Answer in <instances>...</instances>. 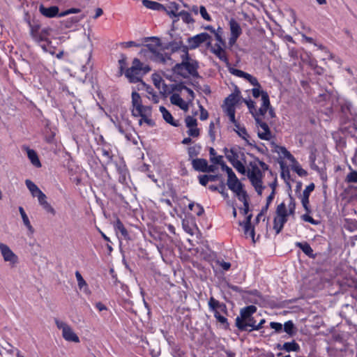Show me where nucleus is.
<instances>
[{"label": "nucleus", "instance_id": "2eb2a0df", "mask_svg": "<svg viewBox=\"0 0 357 357\" xmlns=\"http://www.w3.org/2000/svg\"><path fill=\"white\" fill-rule=\"evenodd\" d=\"M257 123V136L262 140L269 141L272 138L271 131L266 123L262 121V118L255 120Z\"/></svg>", "mask_w": 357, "mask_h": 357}, {"label": "nucleus", "instance_id": "3c124183", "mask_svg": "<svg viewBox=\"0 0 357 357\" xmlns=\"http://www.w3.org/2000/svg\"><path fill=\"white\" fill-rule=\"evenodd\" d=\"M294 324L291 321H286L284 324V331L289 335L294 334Z\"/></svg>", "mask_w": 357, "mask_h": 357}, {"label": "nucleus", "instance_id": "c85d7f7f", "mask_svg": "<svg viewBox=\"0 0 357 357\" xmlns=\"http://www.w3.org/2000/svg\"><path fill=\"white\" fill-rule=\"evenodd\" d=\"M214 317L215 319L224 326V328H227L229 326V324L227 322V319L225 317V314H227V307L225 306L224 310L222 311L216 310L213 312Z\"/></svg>", "mask_w": 357, "mask_h": 357}, {"label": "nucleus", "instance_id": "1a4fd4ad", "mask_svg": "<svg viewBox=\"0 0 357 357\" xmlns=\"http://www.w3.org/2000/svg\"><path fill=\"white\" fill-rule=\"evenodd\" d=\"M25 184L33 197L38 199V204L48 213L54 215L56 211L52 205L47 202L46 195L42 190L31 180L26 179Z\"/></svg>", "mask_w": 357, "mask_h": 357}, {"label": "nucleus", "instance_id": "aec40b11", "mask_svg": "<svg viewBox=\"0 0 357 357\" xmlns=\"http://www.w3.org/2000/svg\"><path fill=\"white\" fill-rule=\"evenodd\" d=\"M230 29V37L229 38V44L232 46L234 45L238 37L242 33V29L239 23L234 19H231L229 22Z\"/></svg>", "mask_w": 357, "mask_h": 357}, {"label": "nucleus", "instance_id": "4be33fe9", "mask_svg": "<svg viewBox=\"0 0 357 357\" xmlns=\"http://www.w3.org/2000/svg\"><path fill=\"white\" fill-rule=\"evenodd\" d=\"M40 13L47 18L62 17L61 12L57 6H51L45 7L43 4H40L38 8Z\"/></svg>", "mask_w": 357, "mask_h": 357}, {"label": "nucleus", "instance_id": "7ed1b4c3", "mask_svg": "<svg viewBox=\"0 0 357 357\" xmlns=\"http://www.w3.org/2000/svg\"><path fill=\"white\" fill-rule=\"evenodd\" d=\"M171 89L172 93L169 97L170 102L184 112H187L195 99L194 91L185 86L183 83L172 84Z\"/></svg>", "mask_w": 357, "mask_h": 357}, {"label": "nucleus", "instance_id": "412c9836", "mask_svg": "<svg viewBox=\"0 0 357 357\" xmlns=\"http://www.w3.org/2000/svg\"><path fill=\"white\" fill-rule=\"evenodd\" d=\"M84 17V15L72 16L61 20L59 24L62 29L75 31L77 30L79 22L82 20Z\"/></svg>", "mask_w": 357, "mask_h": 357}, {"label": "nucleus", "instance_id": "052dcab7", "mask_svg": "<svg viewBox=\"0 0 357 357\" xmlns=\"http://www.w3.org/2000/svg\"><path fill=\"white\" fill-rule=\"evenodd\" d=\"M265 323V319H261L260 321V322L258 324H256L255 322H252V325H251V328L248 329L250 331H258L259 330L261 327H262V325Z\"/></svg>", "mask_w": 357, "mask_h": 357}, {"label": "nucleus", "instance_id": "dca6fc26", "mask_svg": "<svg viewBox=\"0 0 357 357\" xmlns=\"http://www.w3.org/2000/svg\"><path fill=\"white\" fill-rule=\"evenodd\" d=\"M216 43L211 47V52L215 54L220 60L228 63L226 52L224 49V41L219 33H215Z\"/></svg>", "mask_w": 357, "mask_h": 357}, {"label": "nucleus", "instance_id": "c756f323", "mask_svg": "<svg viewBox=\"0 0 357 357\" xmlns=\"http://www.w3.org/2000/svg\"><path fill=\"white\" fill-rule=\"evenodd\" d=\"M151 79L153 84L155 86L157 89L159 90H162L164 92H166L165 89L167 87V85L165 84V82L162 77L158 73H153L151 76Z\"/></svg>", "mask_w": 357, "mask_h": 357}, {"label": "nucleus", "instance_id": "58836bf2", "mask_svg": "<svg viewBox=\"0 0 357 357\" xmlns=\"http://www.w3.org/2000/svg\"><path fill=\"white\" fill-rule=\"evenodd\" d=\"M296 245L300 248L302 251L309 257L313 256V250L307 243H300L297 242Z\"/></svg>", "mask_w": 357, "mask_h": 357}, {"label": "nucleus", "instance_id": "20e7f679", "mask_svg": "<svg viewBox=\"0 0 357 357\" xmlns=\"http://www.w3.org/2000/svg\"><path fill=\"white\" fill-rule=\"evenodd\" d=\"M296 212L295 200L290 197L287 202H282L278 205L273 219V229L279 234L284 224L290 219L294 218Z\"/></svg>", "mask_w": 357, "mask_h": 357}, {"label": "nucleus", "instance_id": "9b49d317", "mask_svg": "<svg viewBox=\"0 0 357 357\" xmlns=\"http://www.w3.org/2000/svg\"><path fill=\"white\" fill-rule=\"evenodd\" d=\"M243 102H245L250 112L252 114L255 120H258L259 118H264V119H273L275 117V112L273 109L269 106V108H266L264 111L261 112V107L258 110L255 108V102L251 99L248 100H243Z\"/></svg>", "mask_w": 357, "mask_h": 357}, {"label": "nucleus", "instance_id": "680f3d73", "mask_svg": "<svg viewBox=\"0 0 357 357\" xmlns=\"http://www.w3.org/2000/svg\"><path fill=\"white\" fill-rule=\"evenodd\" d=\"M217 264L223 271H228L231 267V264L225 261H217Z\"/></svg>", "mask_w": 357, "mask_h": 357}, {"label": "nucleus", "instance_id": "f03ea898", "mask_svg": "<svg viewBox=\"0 0 357 357\" xmlns=\"http://www.w3.org/2000/svg\"><path fill=\"white\" fill-rule=\"evenodd\" d=\"M144 47L139 52L141 56L159 63H165L169 59L168 55L165 53V47L159 38L155 36L144 38Z\"/></svg>", "mask_w": 357, "mask_h": 357}, {"label": "nucleus", "instance_id": "f3484780", "mask_svg": "<svg viewBox=\"0 0 357 357\" xmlns=\"http://www.w3.org/2000/svg\"><path fill=\"white\" fill-rule=\"evenodd\" d=\"M254 88L252 89V93L254 98H259L260 96L261 97V112L265 110L266 108H269L270 100L269 96L266 91L261 89V85L259 83V86H253Z\"/></svg>", "mask_w": 357, "mask_h": 357}, {"label": "nucleus", "instance_id": "de8ad7c7", "mask_svg": "<svg viewBox=\"0 0 357 357\" xmlns=\"http://www.w3.org/2000/svg\"><path fill=\"white\" fill-rule=\"evenodd\" d=\"M211 160L216 163V164H219L221 167V169L222 171H225V167H229L228 165H227V164L224 162L223 160V157L222 155H217L215 157H213L211 158Z\"/></svg>", "mask_w": 357, "mask_h": 357}, {"label": "nucleus", "instance_id": "a18cd8bd", "mask_svg": "<svg viewBox=\"0 0 357 357\" xmlns=\"http://www.w3.org/2000/svg\"><path fill=\"white\" fill-rule=\"evenodd\" d=\"M21 218H22L23 224L27 229L28 231L31 234H33L34 232V229L31 224V222L29 219L28 215H25L22 216Z\"/></svg>", "mask_w": 357, "mask_h": 357}, {"label": "nucleus", "instance_id": "5fc2aeb1", "mask_svg": "<svg viewBox=\"0 0 357 357\" xmlns=\"http://www.w3.org/2000/svg\"><path fill=\"white\" fill-rule=\"evenodd\" d=\"M199 109L200 111L199 119L201 121H205L208 118V113L206 109L204 108L202 105H199Z\"/></svg>", "mask_w": 357, "mask_h": 357}, {"label": "nucleus", "instance_id": "f704fd0d", "mask_svg": "<svg viewBox=\"0 0 357 357\" xmlns=\"http://www.w3.org/2000/svg\"><path fill=\"white\" fill-rule=\"evenodd\" d=\"M179 17L182 20V21L188 24V25H193L195 23V20L191 15V14L185 10H181L178 13Z\"/></svg>", "mask_w": 357, "mask_h": 357}, {"label": "nucleus", "instance_id": "e2e57ef3", "mask_svg": "<svg viewBox=\"0 0 357 357\" xmlns=\"http://www.w3.org/2000/svg\"><path fill=\"white\" fill-rule=\"evenodd\" d=\"M208 135L212 140H215V124L213 122H211L209 124Z\"/></svg>", "mask_w": 357, "mask_h": 357}, {"label": "nucleus", "instance_id": "5701e85b", "mask_svg": "<svg viewBox=\"0 0 357 357\" xmlns=\"http://www.w3.org/2000/svg\"><path fill=\"white\" fill-rule=\"evenodd\" d=\"M231 123L234 125V126H235L234 130L238 134V135L239 137H241L245 142V143L247 144H248L250 146H255V142L251 139L245 128L243 126H241L238 123L236 122V120H235V122H231Z\"/></svg>", "mask_w": 357, "mask_h": 357}, {"label": "nucleus", "instance_id": "37998d69", "mask_svg": "<svg viewBox=\"0 0 357 357\" xmlns=\"http://www.w3.org/2000/svg\"><path fill=\"white\" fill-rule=\"evenodd\" d=\"M31 35L33 39L37 42L43 40L41 33L38 32V27H31Z\"/></svg>", "mask_w": 357, "mask_h": 357}, {"label": "nucleus", "instance_id": "4d7b16f0", "mask_svg": "<svg viewBox=\"0 0 357 357\" xmlns=\"http://www.w3.org/2000/svg\"><path fill=\"white\" fill-rule=\"evenodd\" d=\"M229 73L233 75H235L236 77H243V75H245V72L241 70H238V69H236V68H229Z\"/></svg>", "mask_w": 357, "mask_h": 357}, {"label": "nucleus", "instance_id": "39448f33", "mask_svg": "<svg viewBox=\"0 0 357 357\" xmlns=\"http://www.w3.org/2000/svg\"><path fill=\"white\" fill-rule=\"evenodd\" d=\"M132 115L135 117H140L139 125L142 126L144 123L149 126L154 125L153 121L151 119L152 108L150 106L144 105L140 95L132 91L131 94V107Z\"/></svg>", "mask_w": 357, "mask_h": 357}, {"label": "nucleus", "instance_id": "69168bd1", "mask_svg": "<svg viewBox=\"0 0 357 357\" xmlns=\"http://www.w3.org/2000/svg\"><path fill=\"white\" fill-rule=\"evenodd\" d=\"M173 5L174 8H175V10L167 11V13L171 17H179L178 13L176 12V10H178V5L175 3Z\"/></svg>", "mask_w": 357, "mask_h": 357}, {"label": "nucleus", "instance_id": "0e129e2a", "mask_svg": "<svg viewBox=\"0 0 357 357\" xmlns=\"http://www.w3.org/2000/svg\"><path fill=\"white\" fill-rule=\"evenodd\" d=\"M132 67H133L135 69H137L139 72L142 70V63L138 59H134L132 61Z\"/></svg>", "mask_w": 357, "mask_h": 357}, {"label": "nucleus", "instance_id": "6e6d98bb", "mask_svg": "<svg viewBox=\"0 0 357 357\" xmlns=\"http://www.w3.org/2000/svg\"><path fill=\"white\" fill-rule=\"evenodd\" d=\"M314 189V184L313 183L309 184L306 188L304 189L303 192V196L305 197H309L310 194L311 192H312Z\"/></svg>", "mask_w": 357, "mask_h": 357}, {"label": "nucleus", "instance_id": "ea45409f", "mask_svg": "<svg viewBox=\"0 0 357 357\" xmlns=\"http://www.w3.org/2000/svg\"><path fill=\"white\" fill-rule=\"evenodd\" d=\"M350 172L345 177V182L347 183H356L357 184V171L354 170L349 166Z\"/></svg>", "mask_w": 357, "mask_h": 357}, {"label": "nucleus", "instance_id": "c9c22d12", "mask_svg": "<svg viewBox=\"0 0 357 357\" xmlns=\"http://www.w3.org/2000/svg\"><path fill=\"white\" fill-rule=\"evenodd\" d=\"M291 169L298 174L300 176H307V172L302 168L301 165L294 159V161H291L290 162Z\"/></svg>", "mask_w": 357, "mask_h": 357}, {"label": "nucleus", "instance_id": "6e6552de", "mask_svg": "<svg viewBox=\"0 0 357 357\" xmlns=\"http://www.w3.org/2000/svg\"><path fill=\"white\" fill-rule=\"evenodd\" d=\"M224 153L233 167L239 174L245 175L246 161L244 152L241 151L237 147H231L230 149L225 148Z\"/></svg>", "mask_w": 357, "mask_h": 357}, {"label": "nucleus", "instance_id": "473e14b6", "mask_svg": "<svg viewBox=\"0 0 357 357\" xmlns=\"http://www.w3.org/2000/svg\"><path fill=\"white\" fill-rule=\"evenodd\" d=\"M208 304L209 310L213 312L216 310L222 311V310L225 308V306H226L224 303H220L213 297L209 299Z\"/></svg>", "mask_w": 357, "mask_h": 357}, {"label": "nucleus", "instance_id": "f257e3e1", "mask_svg": "<svg viewBox=\"0 0 357 357\" xmlns=\"http://www.w3.org/2000/svg\"><path fill=\"white\" fill-rule=\"evenodd\" d=\"M250 155L252 160L249 162L245 174L257 193L261 195L266 188L263 183L264 174L268 169V165L252 154Z\"/></svg>", "mask_w": 357, "mask_h": 357}, {"label": "nucleus", "instance_id": "ddd939ff", "mask_svg": "<svg viewBox=\"0 0 357 357\" xmlns=\"http://www.w3.org/2000/svg\"><path fill=\"white\" fill-rule=\"evenodd\" d=\"M0 254L3 261L10 266H15L18 264V256L5 243L0 242Z\"/></svg>", "mask_w": 357, "mask_h": 357}, {"label": "nucleus", "instance_id": "cd10ccee", "mask_svg": "<svg viewBox=\"0 0 357 357\" xmlns=\"http://www.w3.org/2000/svg\"><path fill=\"white\" fill-rule=\"evenodd\" d=\"M139 70L131 66L125 71V75L130 82L135 83L139 80Z\"/></svg>", "mask_w": 357, "mask_h": 357}, {"label": "nucleus", "instance_id": "bf43d9fd", "mask_svg": "<svg viewBox=\"0 0 357 357\" xmlns=\"http://www.w3.org/2000/svg\"><path fill=\"white\" fill-rule=\"evenodd\" d=\"M301 204L306 212L310 213V208L309 205V197H302Z\"/></svg>", "mask_w": 357, "mask_h": 357}, {"label": "nucleus", "instance_id": "c03bdc74", "mask_svg": "<svg viewBox=\"0 0 357 357\" xmlns=\"http://www.w3.org/2000/svg\"><path fill=\"white\" fill-rule=\"evenodd\" d=\"M119 75H122L123 73L125 74V69L127 66L126 62V56L124 55H122L121 59L119 60Z\"/></svg>", "mask_w": 357, "mask_h": 357}, {"label": "nucleus", "instance_id": "0eeeda50", "mask_svg": "<svg viewBox=\"0 0 357 357\" xmlns=\"http://www.w3.org/2000/svg\"><path fill=\"white\" fill-rule=\"evenodd\" d=\"M181 49L185 54V59L183 60L181 63L176 64L172 71L174 74L178 75L183 78H187L190 76L197 77L198 75L197 63L195 61H190L188 58V47L185 45H181Z\"/></svg>", "mask_w": 357, "mask_h": 357}, {"label": "nucleus", "instance_id": "72a5a7b5", "mask_svg": "<svg viewBox=\"0 0 357 357\" xmlns=\"http://www.w3.org/2000/svg\"><path fill=\"white\" fill-rule=\"evenodd\" d=\"M26 149L28 158L30 160L32 165L36 167H40L41 163L40 162V160L38 158V156L36 152L34 150L30 149L29 148H26Z\"/></svg>", "mask_w": 357, "mask_h": 357}, {"label": "nucleus", "instance_id": "49530a36", "mask_svg": "<svg viewBox=\"0 0 357 357\" xmlns=\"http://www.w3.org/2000/svg\"><path fill=\"white\" fill-rule=\"evenodd\" d=\"M199 14L201 15L202 17L204 20H206L207 22H211L212 20V18H211V15L208 14V13L207 12V10L205 6H199Z\"/></svg>", "mask_w": 357, "mask_h": 357}, {"label": "nucleus", "instance_id": "423d86ee", "mask_svg": "<svg viewBox=\"0 0 357 357\" xmlns=\"http://www.w3.org/2000/svg\"><path fill=\"white\" fill-rule=\"evenodd\" d=\"M225 172L227 174V184L230 190H231L244 204V213L247 214L248 211V203L247 194L243 189V184L238 178L232 169L229 167H225Z\"/></svg>", "mask_w": 357, "mask_h": 357}, {"label": "nucleus", "instance_id": "8fccbe9b", "mask_svg": "<svg viewBox=\"0 0 357 357\" xmlns=\"http://www.w3.org/2000/svg\"><path fill=\"white\" fill-rule=\"evenodd\" d=\"M242 78L248 81L252 86H259L257 79L248 73L245 72V75H243Z\"/></svg>", "mask_w": 357, "mask_h": 357}, {"label": "nucleus", "instance_id": "f8f14e48", "mask_svg": "<svg viewBox=\"0 0 357 357\" xmlns=\"http://www.w3.org/2000/svg\"><path fill=\"white\" fill-rule=\"evenodd\" d=\"M54 322L56 327L61 331L62 337L66 341L75 343L79 342L78 335L69 324L58 319H56Z\"/></svg>", "mask_w": 357, "mask_h": 357}, {"label": "nucleus", "instance_id": "79ce46f5", "mask_svg": "<svg viewBox=\"0 0 357 357\" xmlns=\"http://www.w3.org/2000/svg\"><path fill=\"white\" fill-rule=\"evenodd\" d=\"M282 349L288 352H290L297 351L299 350L300 347L295 341H292L291 342H285L282 346Z\"/></svg>", "mask_w": 357, "mask_h": 357}, {"label": "nucleus", "instance_id": "393cba45", "mask_svg": "<svg viewBox=\"0 0 357 357\" xmlns=\"http://www.w3.org/2000/svg\"><path fill=\"white\" fill-rule=\"evenodd\" d=\"M207 160L203 158H196L192 160V165L193 168L197 172H207Z\"/></svg>", "mask_w": 357, "mask_h": 357}, {"label": "nucleus", "instance_id": "9d476101", "mask_svg": "<svg viewBox=\"0 0 357 357\" xmlns=\"http://www.w3.org/2000/svg\"><path fill=\"white\" fill-rule=\"evenodd\" d=\"M243 102L241 92L238 89L234 91L225 98L222 105L224 112L228 116L231 122H235L236 107Z\"/></svg>", "mask_w": 357, "mask_h": 357}, {"label": "nucleus", "instance_id": "338daca9", "mask_svg": "<svg viewBox=\"0 0 357 357\" xmlns=\"http://www.w3.org/2000/svg\"><path fill=\"white\" fill-rule=\"evenodd\" d=\"M199 183L204 186L206 185L208 183V175H202L199 176Z\"/></svg>", "mask_w": 357, "mask_h": 357}, {"label": "nucleus", "instance_id": "a211bd4d", "mask_svg": "<svg viewBox=\"0 0 357 357\" xmlns=\"http://www.w3.org/2000/svg\"><path fill=\"white\" fill-rule=\"evenodd\" d=\"M211 38V36L208 35V33L206 32H203L199 34H197L192 37H190L188 38L187 43L188 46H186L188 49H196L201 44L204 43V42L208 41Z\"/></svg>", "mask_w": 357, "mask_h": 357}, {"label": "nucleus", "instance_id": "4468645a", "mask_svg": "<svg viewBox=\"0 0 357 357\" xmlns=\"http://www.w3.org/2000/svg\"><path fill=\"white\" fill-rule=\"evenodd\" d=\"M271 146L273 151L278 155L279 159L280 160L279 162L282 168L284 165V161H289V163L291 161H294L295 158L284 146H279L273 142L271 143Z\"/></svg>", "mask_w": 357, "mask_h": 357}, {"label": "nucleus", "instance_id": "864d4df0", "mask_svg": "<svg viewBox=\"0 0 357 357\" xmlns=\"http://www.w3.org/2000/svg\"><path fill=\"white\" fill-rule=\"evenodd\" d=\"M148 93H149L148 98L149 100H151L153 102L158 103L159 102L160 98L155 92H154L153 90H151V91H148Z\"/></svg>", "mask_w": 357, "mask_h": 357}, {"label": "nucleus", "instance_id": "09e8293b", "mask_svg": "<svg viewBox=\"0 0 357 357\" xmlns=\"http://www.w3.org/2000/svg\"><path fill=\"white\" fill-rule=\"evenodd\" d=\"M242 78L248 81L252 86H259L257 79L248 73L245 72V75H243Z\"/></svg>", "mask_w": 357, "mask_h": 357}, {"label": "nucleus", "instance_id": "a878e982", "mask_svg": "<svg viewBox=\"0 0 357 357\" xmlns=\"http://www.w3.org/2000/svg\"><path fill=\"white\" fill-rule=\"evenodd\" d=\"M159 109L167 123L175 127L178 126V121L174 120L171 113L164 106H160Z\"/></svg>", "mask_w": 357, "mask_h": 357}, {"label": "nucleus", "instance_id": "603ef678", "mask_svg": "<svg viewBox=\"0 0 357 357\" xmlns=\"http://www.w3.org/2000/svg\"><path fill=\"white\" fill-rule=\"evenodd\" d=\"M81 12V10L78 8H70L61 12L62 17L70 14H76Z\"/></svg>", "mask_w": 357, "mask_h": 357}, {"label": "nucleus", "instance_id": "7c9ffc66", "mask_svg": "<svg viewBox=\"0 0 357 357\" xmlns=\"http://www.w3.org/2000/svg\"><path fill=\"white\" fill-rule=\"evenodd\" d=\"M114 229L116 232H120L122 235V236L126 239V240H129L130 239V236H129V234L127 231V229L125 228L124 225H123V223L121 222V220L119 219H116V220L114 222Z\"/></svg>", "mask_w": 357, "mask_h": 357}, {"label": "nucleus", "instance_id": "2f4dec72", "mask_svg": "<svg viewBox=\"0 0 357 357\" xmlns=\"http://www.w3.org/2000/svg\"><path fill=\"white\" fill-rule=\"evenodd\" d=\"M142 3L144 6L146 8L153 10H165V8L163 5L156 1H153L150 0H142Z\"/></svg>", "mask_w": 357, "mask_h": 357}, {"label": "nucleus", "instance_id": "13d9d810", "mask_svg": "<svg viewBox=\"0 0 357 357\" xmlns=\"http://www.w3.org/2000/svg\"><path fill=\"white\" fill-rule=\"evenodd\" d=\"M310 213L306 212V213L303 214L301 216L302 220L312 225H317V222L312 218V216H310Z\"/></svg>", "mask_w": 357, "mask_h": 357}, {"label": "nucleus", "instance_id": "4c0bfd02", "mask_svg": "<svg viewBox=\"0 0 357 357\" xmlns=\"http://www.w3.org/2000/svg\"><path fill=\"white\" fill-rule=\"evenodd\" d=\"M257 310V307L254 305H249L241 310V316L243 318L248 319V318L250 317L252 314H254Z\"/></svg>", "mask_w": 357, "mask_h": 357}, {"label": "nucleus", "instance_id": "e433bc0d", "mask_svg": "<svg viewBox=\"0 0 357 357\" xmlns=\"http://www.w3.org/2000/svg\"><path fill=\"white\" fill-rule=\"evenodd\" d=\"M236 325L238 329L241 331L248 330V328H251L252 323H247V319L238 317L236 319Z\"/></svg>", "mask_w": 357, "mask_h": 357}, {"label": "nucleus", "instance_id": "774afa93", "mask_svg": "<svg viewBox=\"0 0 357 357\" xmlns=\"http://www.w3.org/2000/svg\"><path fill=\"white\" fill-rule=\"evenodd\" d=\"M270 326L275 331H280L282 328V324L278 322H271Z\"/></svg>", "mask_w": 357, "mask_h": 357}, {"label": "nucleus", "instance_id": "b1692460", "mask_svg": "<svg viewBox=\"0 0 357 357\" xmlns=\"http://www.w3.org/2000/svg\"><path fill=\"white\" fill-rule=\"evenodd\" d=\"M251 218L252 215L250 214L246 218V221L243 223V230H244V234L245 236L248 238L250 237L252 240V241L255 243V229L251 225Z\"/></svg>", "mask_w": 357, "mask_h": 357}, {"label": "nucleus", "instance_id": "bb28decb", "mask_svg": "<svg viewBox=\"0 0 357 357\" xmlns=\"http://www.w3.org/2000/svg\"><path fill=\"white\" fill-rule=\"evenodd\" d=\"M75 277L77 281L79 289L84 294L89 295L91 294V291L89 288V286L79 271L75 272Z\"/></svg>", "mask_w": 357, "mask_h": 357}, {"label": "nucleus", "instance_id": "6ab92c4d", "mask_svg": "<svg viewBox=\"0 0 357 357\" xmlns=\"http://www.w3.org/2000/svg\"><path fill=\"white\" fill-rule=\"evenodd\" d=\"M185 126L188 128L187 133L189 137L197 138L200 135V130L197 127V120L191 116L185 118Z\"/></svg>", "mask_w": 357, "mask_h": 357}, {"label": "nucleus", "instance_id": "a19ab883", "mask_svg": "<svg viewBox=\"0 0 357 357\" xmlns=\"http://www.w3.org/2000/svg\"><path fill=\"white\" fill-rule=\"evenodd\" d=\"M201 151V146L195 144L188 149V153L190 159H195L194 158L197 156Z\"/></svg>", "mask_w": 357, "mask_h": 357}]
</instances>
